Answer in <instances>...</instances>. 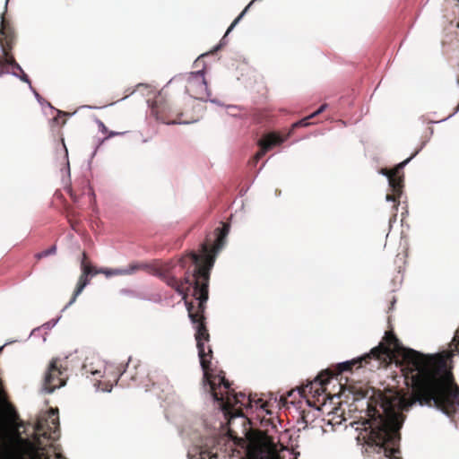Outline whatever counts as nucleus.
<instances>
[{"instance_id": "obj_1", "label": "nucleus", "mask_w": 459, "mask_h": 459, "mask_svg": "<svg viewBox=\"0 0 459 459\" xmlns=\"http://www.w3.org/2000/svg\"><path fill=\"white\" fill-rule=\"evenodd\" d=\"M383 345L387 357L382 361L385 366L393 351L402 352L403 373L406 385L411 387V394L403 395L398 401L399 408L390 400L369 404L368 419L365 422L364 438L368 453L383 454L389 459H401L400 429L404 416L401 411H409L415 403L434 407L449 417L459 408V385L452 372L454 351L459 352V328L451 342V351L434 354H424L412 349L402 347L398 338L392 332H386Z\"/></svg>"}, {"instance_id": "obj_2", "label": "nucleus", "mask_w": 459, "mask_h": 459, "mask_svg": "<svg viewBox=\"0 0 459 459\" xmlns=\"http://www.w3.org/2000/svg\"><path fill=\"white\" fill-rule=\"evenodd\" d=\"M230 224L221 223L201 244L199 253L195 251L182 256L178 264L180 270H185L184 276L177 275V264L169 262L155 269V275L169 287L182 296L188 316L195 328V340L204 370V385L208 386L213 400L220 403L221 409L229 414L242 416V408L247 407V396L243 393H235L230 383L225 378L224 372L215 374L211 369L212 348L205 342L210 341L204 311L209 298V281L217 253L223 247L230 232Z\"/></svg>"}, {"instance_id": "obj_3", "label": "nucleus", "mask_w": 459, "mask_h": 459, "mask_svg": "<svg viewBox=\"0 0 459 459\" xmlns=\"http://www.w3.org/2000/svg\"><path fill=\"white\" fill-rule=\"evenodd\" d=\"M20 425L18 427V433L22 439H28L32 444H37L38 441L42 443V446H44V452L47 455H49L48 447L52 449L53 453L59 452L57 446H55L53 443L59 439L60 437V424H59V415L58 409H49L46 413L41 415L34 426L32 439L29 438V437H22V433H25V430L21 431V429H25L24 422L19 418Z\"/></svg>"}, {"instance_id": "obj_4", "label": "nucleus", "mask_w": 459, "mask_h": 459, "mask_svg": "<svg viewBox=\"0 0 459 459\" xmlns=\"http://www.w3.org/2000/svg\"><path fill=\"white\" fill-rule=\"evenodd\" d=\"M387 357L383 345L373 348L370 352L365 355L340 363L336 367V372L330 369L322 371L315 379L312 385H319L320 389H325V385L328 384L331 378L342 375L346 371H352L353 368H360L368 366L370 370L378 369L381 368L382 361Z\"/></svg>"}, {"instance_id": "obj_5", "label": "nucleus", "mask_w": 459, "mask_h": 459, "mask_svg": "<svg viewBox=\"0 0 459 459\" xmlns=\"http://www.w3.org/2000/svg\"><path fill=\"white\" fill-rule=\"evenodd\" d=\"M151 112L155 118L164 124H189L196 119L186 117L184 112L173 108L166 99V92L163 89L153 99L151 104Z\"/></svg>"}, {"instance_id": "obj_6", "label": "nucleus", "mask_w": 459, "mask_h": 459, "mask_svg": "<svg viewBox=\"0 0 459 459\" xmlns=\"http://www.w3.org/2000/svg\"><path fill=\"white\" fill-rule=\"evenodd\" d=\"M15 35L13 28L5 20L4 13L1 16L0 24V47L3 55H0V72L1 76L9 73V66L19 72L22 71L21 65L16 62L12 49L14 44Z\"/></svg>"}, {"instance_id": "obj_7", "label": "nucleus", "mask_w": 459, "mask_h": 459, "mask_svg": "<svg viewBox=\"0 0 459 459\" xmlns=\"http://www.w3.org/2000/svg\"><path fill=\"white\" fill-rule=\"evenodd\" d=\"M178 82H185L186 91L194 99L204 100L211 96L204 71L174 76L169 82L167 88Z\"/></svg>"}, {"instance_id": "obj_8", "label": "nucleus", "mask_w": 459, "mask_h": 459, "mask_svg": "<svg viewBox=\"0 0 459 459\" xmlns=\"http://www.w3.org/2000/svg\"><path fill=\"white\" fill-rule=\"evenodd\" d=\"M68 379L67 368L59 358H54L49 362L44 377V389L52 393L64 386Z\"/></svg>"}, {"instance_id": "obj_9", "label": "nucleus", "mask_w": 459, "mask_h": 459, "mask_svg": "<svg viewBox=\"0 0 459 459\" xmlns=\"http://www.w3.org/2000/svg\"><path fill=\"white\" fill-rule=\"evenodd\" d=\"M417 154V152H414L411 157L406 159L405 160L400 162L397 166L394 168L393 176H390L389 186L392 189L393 194L386 195V201L394 202V210L397 211L398 206L400 204V197L403 193V175L401 174L404 166Z\"/></svg>"}, {"instance_id": "obj_10", "label": "nucleus", "mask_w": 459, "mask_h": 459, "mask_svg": "<svg viewBox=\"0 0 459 459\" xmlns=\"http://www.w3.org/2000/svg\"><path fill=\"white\" fill-rule=\"evenodd\" d=\"M255 454L251 459H280L276 450L273 437L265 432L258 431L254 440Z\"/></svg>"}, {"instance_id": "obj_11", "label": "nucleus", "mask_w": 459, "mask_h": 459, "mask_svg": "<svg viewBox=\"0 0 459 459\" xmlns=\"http://www.w3.org/2000/svg\"><path fill=\"white\" fill-rule=\"evenodd\" d=\"M82 274L79 277L76 288L74 291L73 297L71 298L68 305H72L75 302L77 297L82 293L83 289L89 284V276L96 275L100 273V269H96L90 263L87 262V255L85 252L82 253V259L81 262Z\"/></svg>"}, {"instance_id": "obj_12", "label": "nucleus", "mask_w": 459, "mask_h": 459, "mask_svg": "<svg viewBox=\"0 0 459 459\" xmlns=\"http://www.w3.org/2000/svg\"><path fill=\"white\" fill-rule=\"evenodd\" d=\"M281 142L282 139L275 134H269L265 135L258 143L260 150L254 156V163H256L260 159H262L273 146L279 144Z\"/></svg>"}, {"instance_id": "obj_13", "label": "nucleus", "mask_w": 459, "mask_h": 459, "mask_svg": "<svg viewBox=\"0 0 459 459\" xmlns=\"http://www.w3.org/2000/svg\"><path fill=\"white\" fill-rule=\"evenodd\" d=\"M143 268H144L143 264L133 263L126 267L120 268H100L99 272H100V273L104 274L106 277L124 276L134 274L135 272Z\"/></svg>"}, {"instance_id": "obj_14", "label": "nucleus", "mask_w": 459, "mask_h": 459, "mask_svg": "<svg viewBox=\"0 0 459 459\" xmlns=\"http://www.w3.org/2000/svg\"><path fill=\"white\" fill-rule=\"evenodd\" d=\"M126 373V367L122 364L114 365L112 363H108L105 366L103 377H109L108 381H113L116 384L119 380V378Z\"/></svg>"}, {"instance_id": "obj_15", "label": "nucleus", "mask_w": 459, "mask_h": 459, "mask_svg": "<svg viewBox=\"0 0 459 459\" xmlns=\"http://www.w3.org/2000/svg\"><path fill=\"white\" fill-rule=\"evenodd\" d=\"M247 406L253 408H260L264 410L267 414H271V411L269 409L270 403L264 402L262 398H256V395H248L247 399Z\"/></svg>"}, {"instance_id": "obj_16", "label": "nucleus", "mask_w": 459, "mask_h": 459, "mask_svg": "<svg viewBox=\"0 0 459 459\" xmlns=\"http://www.w3.org/2000/svg\"><path fill=\"white\" fill-rule=\"evenodd\" d=\"M327 105L326 104H323L317 110H316L315 112H313L312 114H310L309 116L302 118L301 120L294 123L291 126V130H294L295 128H298V127H306V126H308L309 125L313 124L312 122H310V120L312 118H314L315 117H316L317 115L321 114L325 108H326Z\"/></svg>"}, {"instance_id": "obj_17", "label": "nucleus", "mask_w": 459, "mask_h": 459, "mask_svg": "<svg viewBox=\"0 0 459 459\" xmlns=\"http://www.w3.org/2000/svg\"><path fill=\"white\" fill-rule=\"evenodd\" d=\"M56 251V246H52L50 247L48 249H46V250H43L39 253H37L35 255V258L38 259V260H40L44 257H47L50 255H54Z\"/></svg>"}, {"instance_id": "obj_18", "label": "nucleus", "mask_w": 459, "mask_h": 459, "mask_svg": "<svg viewBox=\"0 0 459 459\" xmlns=\"http://www.w3.org/2000/svg\"><path fill=\"white\" fill-rule=\"evenodd\" d=\"M212 457H216V455L206 449H201L199 452V459H212Z\"/></svg>"}, {"instance_id": "obj_19", "label": "nucleus", "mask_w": 459, "mask_h": 459, "mask_svg": "<svg viewBox=\"0 0 459 459\" xmlns=\"http://www.w3.org/2000/svg\"><path fill=\"white\" fill-rule=\"evenodd\" d=\"M22 74L19 75L15 71L13 72V74L15 75V76H19L20 79L22 81V82H28L30 83V78L29 76L23 72V70L22 72H20Z\"/></svg>"}, {"instance_id": "obj_20", "label": "nucleus", "mask_w": 459, "mask_h": 459, "mask_svg": "<svg viewBox=\"0 0 459 459\" xmlns=\"http://www.w3.org/2000/svg\"><path fill=\"white\" fill-rule=\"evenodd\" d=\"M394 169H381L380 173L386 176L388 178V180L390 179V176H393Z\"/></svg>"}, {"instance_id": "obj_21", "label": "nucleus", "mask_w": 459, "mask_h": 459, "mask_svg": "<svg viewBox=\"0 0 459 459\" xmlns=\"http://www.w3.org/2000/svg\"><path fill=\"white\" fill-rule=\"evenodd\" d=\"M125 133L126 132L108 131V134H107V137L106 138H111V137L117 136V135H122Z\"/></svg>"}, {"instance_id": "obj_22", "label": "nucleus", "mask_w": 459, "mask_h": 459, "mask_svg": "<svg viewBox=\"0 0 459 459\" xmlns=\"http://www.w3.org/2000/svg\"><path fill=\"white\" fill-rule=\"evenodd\" d=\"M99 126H100V127L101 128L102 133H104V134H108V129L106 127V126L104 125V123H103V122H100Z\"/></svg>"}, {"instance_id": "obj_23", "label": "nucleus", "mask_w": 459, "mask_h": 459, "mask_svg": "<svg viewBox=\"0 0 459 459\" xmlns=\"http://www.w3.org/2000/svg\"><path fill=\"white\" fill-rule=\"evenodd\" d=\"M70 195L74 199V201L77 200V195L75 194H74L73 190L70 191Z\"/></svg>"}, {"instance_id": "obj_24", "label": "nucleus", "mask_w": 459, "mask_h": 459, "mask_svg": "<svg viewBox=\"0 0 459 459\" xmlns=\"http://www.w3.org/2000/svg\"><path fill=\"white\" fill-rule=\"evenodd\" d=\"M229 435H230V437L232 439L237 438V437L233 435V431H232V430H230V429L229 430Z\"/></svg>"}]
</instances>
